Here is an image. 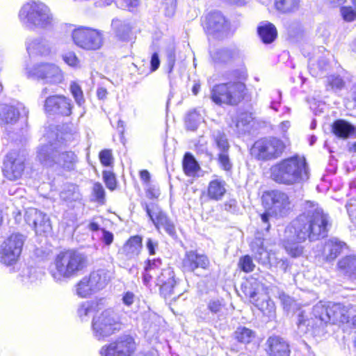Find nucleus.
Segmentation results:
<instances>
[{
  "mask_svg": "<svg viewBox=\"0 0 356 356\" xmlns=\"http://www.w3.org/2000/svg\"><path fill=\"white\" fill-rule=\"evenodd\" d=\"M90 265L88 255L79 250L68 249L56 254L49 273L57 282L81 275Z\"/></svg>",
  "mask_w": 356,
  "mask_h": 356,
  "instance_id": "f257e3e1",
  "label": "nucleus"
},
{
  "mask_svg": "<svg viewBox=\"0 0 356 356\" xmlns=\"http://www.w3.org/2000/svg\"><path fill=\"white\" fill-rule=\"evenodd\" d=\"M327 216L321 209L308 211L300 215L293 222L296 243L305 242L308 238L314 242L324 238L327 232Z\"/></svg>",
  "mask_w": 356,
  "mask_h": 356,
  "instance_id": "f03ea898",
  "label": "nucleus"
},
{
  "mask_svg": "<svg viewBox=\"0 0 356 356\" xmlns=\"http://www.w3.org/2000/svg\"><path fill=\"white\" fill-rule=\"evenodd\" d=\"M270 172L273 180L286 185L300 183L309 178V169L305 159L298 155L272 165Z\"/></svg>",
  "mask_w": 356,
  "mask_h": 356,
  "instance_id": "7ed1b4c3",
  "label": "nucleus"
},
{
  "mask_svg": "<svg viewBox=\"0 0 356 356\" xmlns=\"http://www.w3.org/2000/svg\"><path fill=\"white\" fill-rule=\"evenodd\" d=\"M19 19L27 29L35 31L48 29L55 23L49 8L41 1H29L21 8Z\"/></svg>",
  "mask_w": 356,
  "mask_h": 356,
  "instance_id": "20e7f679",
  "label": "nucleus"
},
{
  "mask_svg": "<svg viewBox=\"0 0 356 356\" xmlns=\"http://www.w3.org/2000/svg\"><path fill=\"white\" fill-rule=\"evenodd\" d=\"M238 81L220 83L213 87L211 91V99L218 105L226 104L235 106L244 98L246 86L241 79H245L246 74L244 71L234 72Z\"/></svg>",
  "mask_w": 356,
  "mask_h": 356,
  "instance_id": "39448f33",
  "label": "nucleus"
},
{
  "mask_svg": "<svg viewBox=\"0 0 356 356\" xmlns=\"http://www.w3.org/2000/svg\"><path fill=\"white\" fill-rule=\"evenodd\" d=\"M262 202L266 209V213L261 215L264 223L268 222V216L282 217L291 209L289 195L277 190L265 192L262 195Z\"/></svg>",
  "mask_w": 356,
  "mask_h": 356,
  "instance_id": "423d86ee",
  "label": "nucleus"
},
{
  "mask_svg": "<svg viewBox=\"0 0 356 356\" xmlns=\"http://www.w3.org/2000/svg\"><path fill=\"white\" fill-rule=\"evenodd\" d=\"M37 157L44 165L52 166L57 163L66 171H72L76 168L78 162L77 156L72 151L60 152L50 145L41 147L38 151Z\"/></svg>",
  "mask_w": 356,
  "mask_h": 356,
  "instance_id": "0eeeda50",
  "label": "nucleus"
},
{
  "mask_svg": "<svg viewBox=\"0 0 356 356\" xmlns=\"http://www.w3.org/2000/svg\"><path fill=\"white\" fill-rule=\"evenodd\" d=\"M121 327L118 314L112 309H106L93 316L92 334L97 340H104L120 330Z\"/></svg>",
  "mask_w": 356,
  "mask_h": 356,
  "instance_id": "6e6552de",
  "label": "nucleus"
},
{
  "mask_svg": "<svg viewBox=\"0 0 356 356\" xmlns=\"http://www.w3.org/2000/svg\"><path fill=\"white\" fill-rule=\"evenodd\" d=\"M285 149L284 143L276 138L259 140L251 148V154L258 160L270 161L279 158Z\"/></svg>",
  "mask_w": 356,
  "mask_h": 356,
  "instance_id": "1a4fd4ad",
  "label": "nucleus"
},
{
  "mask_svg": "<svg viewBox=\"0 0 356 356\" xmlns=\"http://www.w3.org/2000/svg\"><path fill=\"white\" fill-rule=\"evenodd\" d=\"M71 36L74 43L85 50L99 49L104 43L103 34L100 31L86 26L74 29Z\"/></svg>",
  "mask_w": 356,
  "mask_h": 356,
  "instance_id": "9d476101",
  "label": "nucleus"
},
{
  "mask_svg": "<svg viewBox=\"0 0 356 356\" xmlns=\"http://www.w3.org/2000/svg\"><path fill=\"white\" fill-rule=\"evenodd\" d=\"M24 73L29 78L41 79L46 83H58L63 79L60 69L51 63H37L33 67L26 65Z\"/></svg>",
  "mask_w": 356,
  "mask_h": 356,
  "instance_id": "9b49d317",
  "label": "nucleus"
},
{
  "mask_svg": "<svg viewBox=\"0 0 356 356\" xmlns=\"http://www.w3.org/2000/svg\"><path fill=\"white\" fill-rule=\"evenodd\" d=\"M321 316V322L348 323L356 327V305L344 306L339 303H329L328 311Z\"/></svg>",
  "mask_w": 356,
  "mask_h": 356,
  "instance_id": "f8f14e48",
  "label": "nucleus"
},
{
  "mask_svg": "<svg viewBox=\"0 0 356 356\" xmlns=\"http://www.w3.org/2000/svg\"><path fill=\"white\" fill-rule=\"evenodd\" d=\"M26 156L24 154L13 151L6 154L3 160L2 172L10 181L20 179L25 170Z\"/></svg>",
  "mask_w": 356,
  "mask_h": 356,
  "instance_id": "ddd939ff",
  "label": "nucleus"
},
{
  "mask_svg": "<svg viewBox=\"0 0 356 356\" xmlns=\"http://www.w3.org/2000/svg\"><path fill=\"white\" fill-rule=\"evenodd\" d=\"M136 350L134 339L128 335L118 337L109 344L104 345L99 350L101 356H131Z\"/></svg>",
  "mask_w": 356,
  "mask_h": 356,
  "instance_id": "4468645a",
  "label": "nucleus"
},
{
  "mask_svg": "<svg viewBox=\"0 0 356 356\" xmlns=\"http://www.w3.org/2000/svg\"><path fill=\"white\" fill-rule=\"evenodd\" d=\"M204 29L208 35L222 39L230 34V25L219 12L209 13L204 22Z\"/></svg>",
  "mask_w": 356,
  "mask_h": 356,
  "instance_id": "2eb2a0df",
  "label": "nucleus"
},
{
  "mask_svg": "<svg viewBox=\"0 0 356 356\" xmlns=\"http://www.w3.org/2000/svg\"><path fill=\"white\" fill-rule=\"evenodd\" d=\"M145 209L157 229L163 228L170 236L174 237L175 235L174 223L158 206L145 204Z\"/></svg>",
  "mask_w": 356,
  "mask_h": 356,
  "instance_id": "dca6fc26",
  "label": "nucleus"
},
{
  "mask_svg": "<svg viewBox=\"0 0 356 356\" xmlns=\"http://www.w3.org/2000/svg\"><path fill=\"white\" fill-rule=\"evenodd\" d=\"M26 222L32 225L37 234L49 232L51 229L49 218L43 212L30 208L26 211L24 215Z\"/></svg>",
  "mask_w": 356,
  "mask_h": 356,
  "instance_id": "f3484780",
  "label": "nucleus"
},
{
  "mask_svg": "<svg viewBox=\"0 0 356 356\" xmlns=\"http://www.w3.org/2000/svg\"><path fill=\"white\" fill-rule=\"evenodd\" d=\"M47 112L68 116L72 113L71 100L63 95H54L46 99L44 104Z\"/></svg>",
  "mask_w": 356,
  "mask_h": 356,
  "instance_id": "a211bd4d",
  "label": "nucleus"
},
{
  "mask_svg": "<svg viewBox=\"0 0 356 356\" xmlns=\"http://www.w3.org/2000/svg\"><path fill=\"white\" fill-rule=\"evenodd\" d=\"M90 282L97 292L104 289L114 277V270L111 266L98 268L93 270L89 275Z\"/></svg>",
  "mask_w": 356,
  "mask_h": 356,
  "instance_id": "6ab92c4d",
  "label": "nucleus"
},
{
  "mask_svg": "<svg viewBox=\"0 0 356 356\" xmlns=\"http://www.w3.org/2000/svg\"><path fill=\"white\" fill-rule=\"evenodd\" d=\"M161 259H149L144 269L143 281L144 284L150 286L152 284H163L161 278H158L161 270Z\"/></svg>",
  "mask_w": 356,
  "mask_h": 356,
  "instance_id": "aec40b11",
  "label": "nucleus"
},
{
  "mask_svg": "<svg viewBox=\"0 0 356 356\" xmlns=\"http://www.w3.org/2000/svg\"><path fill=\"white\" fill-rule=\"evenodd\" d=\"M266 351L269 356H289L290 350L288 343L277 336H273L266 341Z\"/></svg>",
  "mask_w": 356,
  "mask_h": 356,
  "instance_id": "412c9836",
  "label": "nucleus"
},
{
  "mask_svg": "<svg viewBox=\"0 0 356 356\" xmlns=\"http://www.w3.org/2000/svg\"><path fill=\"white\" fill-rule=\"evenodd\" d=\"M158 278L163 281V284H155L160 287L161 294L165 297H170L172 293L176 284L175 274L171 268H166L161 270Z\"/></svg>",
  "mask_w": 356,
  "mask_h": 356,
  "instance_id": "4be33fe9",
  "label": "nucleus"
},
{
  "mask_svg": "<svg viewBox=\"0 0 356 356\" xmlns=\"http://www.w3.org/2000/svg\"><path fill=\"white\" fill-rule=\"evenodd\" d=\"M26 50L30 56H49L51 53L49 42L42 38H35L26 43Z\"/></svg>",
  "mask_w": 356,
  "mask_h": 356,
  "instance_id": "5701e85b",
  "label": "nucleus"
},
{
  "mask_svg": "<svg viewBox=\"0 0 356 356\" xmlns=\"http://www.w3.org/2000/svg\"><path fill=\"white\" fill-rule=\"evenodd\" d=\"M22 253V246H1L0 263L6 266H14Z\"/></svg>",
  "mask_w": 356,
  "mask_h": 356,
  "instance_id": "b1692460",
  "label": "nucleus"
},
{
  "mask_svg": "<svg viewBox=\"0 0 356 356\" xmlns=\"http://www.w3.org/2000/svg\"><path fill=\"white\" fill-rule=\"evenodd\" d=\"M184 263L185 266L191 271H194L197 268L206 269L209 266V261L207 256L192 251L186 253Z\"/></svg>",
  "mask_w": 356,
  "mask_h": 356,
  "instance_id": "393cba45",
  "label": "nucleus"
},
{
  "mask_svg": "<svg viewBox=\"0 0 356 356\" xmlns=\"http://www.w3.org/2000/svg\"><path fill=\"white\" fill-rule=\"evenodd\" d=\"M332 131L337 137L346 139L356 134V127L345 120H338L332 124Z\"/></svg>",
  "mask_w": 356,
  "mask_h": 356,
  "instance_id": "a878e982",
  "label": "nucleus"
},
{
  "mask_svg": "<svg viewBox=\"0 0 356 356\" xmlns=\"http://www.w3.org/2000/svg\"><path fill=\"white\" fill-rule=\"evenodd\" d=\"M211 56L216 62L229 63L239 58V51L236 48H222L211 53Z\"/></svg>",
  "mask_w": 356,
  "mask_h": 356,
  "instance_id": "bb28decb",
  "label": "nucleus"
},
{
  "mask_svg": "<svg viewBox=\"0 0 356 356\" xmlns=\"http://www.w3.org/2000/svg\"><path fill=\"white\" fill-rule=\"evenodd\" d=\"M338 267L350 279L356 280V254L346 256L341 259Z\"/></svg>",
  "mask_w": 356,
  "mask_h": 356,
  "instance_id": "cd10ccee",
  "label": "nucleus"
},
{
  "mask_svg": "<svg viewBox=\"0 0 356 356\" xmlns=\"http://www.w3.org/2000/svg\"><path fill=\"white\" fill-rule=\"evenodd\" d=\"M258 33L263 42L271 43L277 37L275 26L269 22H262L258 27Z\"/></svg>",
  "mask_w": 356,
  "mask_h": 356,
  "instance_id": "c85d7f7f",
  "label": "nucleus"
},
{
  "mask_svg": "<svg viewBox=\"0 0 356 356\" xmlns=\"http://www.w3.org/2000/svg\"><path fill=\"white\" fill-rule=\"evenodd\" d=\"M18 117L19 112L14 106L0 105V124L15 123Z\"/></svg>",
  "mask_w": 356,
  "mask_h": 356,
  "instance_id": "c756f323",
  "label": "nucleus"
},
{
  "mask_svg": "<svg viewBox=\"0 0 356 356\" xmlns=\"http://www.w3.org/2000/svg\"><path fill=\"white\" fill-rule=\"evenodd\" d=\"M226 192L225 182L218 179L211 181L208 186L207 194L210 199L220 200Z\"/></svg>",
  "mask_w": 356,
  "mask_h": 356,
  "instance_id": "7c9ffc66",
  "label": "nucleus"
},
{
  "mask_svg": "<svg viewBox=\"0 0 356 356\" xmlns=\"http://www.w3.org/2000/svg\"><path fill=\"white\" fill-rule=\"evenodd\" d=\"M98 304L93 301H86L83 302L78 308L77 314L82 321H88L91 316L97 314Z\"/></svg>",
  "mask_w": 356,
  "mask_h": 356,
  "instance_id": "2f4dec72",
  "label": "nucleus"
},
{
  "mask_svg": "<svg viewBox=\"0 0 356 356\" xmlns=\"http://www.w3.org/2000/svg\"><path fill=\"white\" fill-rule=\"evenodd\" d=\"M97 292L89 276L83 277L76 284V294L81 298H87Z\"/></svg>",
  "mask_w": 356,
  "mask_h": 356,
  "instance_id": "473e14b6",
  "label": "nucleus"
},
{
  "mask_svg": "<svg viewBox=\"0 0 356 356\" xmlns=\"http://www.w3.org/2000/svg\"><path fill=\"white\" fill-rule=\"evenodd\" d=\"M183 170L188 177H195L200 168L195 158L189 153H186L184 157Z\"/></svg>",
  "mask_w": 356,
  "mask_h": 356,
  "instance_id": "72a5a7b5",
  "label": "nucleus"
},
{
  "mask_svg": "<svg viewBox=\"0 0 356 356\" xmlns=\"http://www.w3.org/2000/svg\"><path fill=\"white\" fill-rule=\"evenodd\" d=\"M207 309L218 318H224L227 314V308L222 300L211 299L207 303Z\"/></svg>",
  "mask_w": 356,
  "mask_h": 356,
  "instance_id": "f704fd0d",
  "label": "nucleus"
},
{
  "mask_svg": "<svg viewBox=\"0 0 356 356\" xmlns=\"http://www.w3.org/2000/svg\"><path fill=\"white\" fill-rule=\"evenodd\" d=\"M300 6V0H275L276 10L288 13L297 10Z\"/></svg>",
  "mask_w": 356,
  "mask_h": 356,
  "instance_id": "c9c22d12",
  "label": "nucleus"
},
{
  "mask_svg": "<svg viewBox=\"0 0 356 356\" xmlns=\"http://www.w3.org/2000/svg\"><path fill=\"white\" fill-rule=\"evenodd\" d=\"M111 26L117 36L122 40L126 39L131 29L129 22L118 19H113Z\"/></svg>",
  "mask_w": 356,
  "mask_h": 356,
  "instance_id": "e433bc0d",
  "label": "nucleus"
},
{
  "mask_svg": "<svg viewBox=\"0 0 356 356\" xmlns=\"http://www.w3.org/2000/svg\"><path fill=\"white\" fill-rule=\"evenodd\" d=\"M236 339L243 343H249L255 337L254 332L245 327H239L234 332Z\"/></svg>",
  "mask_w": 356,
  "mask_h": 356,
  "instance_id": "4c0bfd02",
  "label": "nucleus"
},
{
  "mask_svg": "<svg viewBox=\"0 0 356 356\" xmlns=\"http://www.w3.org/2000/svg\"><path fill=\"white\" fill-rule=\"evenodd\" d=\"M213 138L215 143L221 152H227L229 145L224 133L218 130L213 131Z\"/></svg>",
  "mask_w": 356,
  "mask_h": 356,
  "instance_id": "58836bf2",
  "label": "nucleus"
},
{
  "mask_svg": "<svg viewBox=\"0 0 356 356\" xmlns=\"http://www.w3.org/2000/svg\"><path fill=\"white\" fill-rule=\"evenodd\" d=\"M252 120L253 117L250 113L245 112L239 114L236 122V127L237 128L238 131H245L248 126L250 124Z\"/></svg>",
  "mask_w": 356,
  "mask_h": 356,
  "instance_id": "ea45409f",
  "label": "nucleus"
},
{
  "mask_svg": "<svg viewBox=\"0 0 356 356\" xmlns=\"http://www.w3.org/2000/svg\"><path fill=\"white\" fill-rule=\"evenodd\" d=\"M27 235L19 232L11 233L6 238V245H24L28 243Z\"/></svg>",
  "mask_w": 356,
  "mask_h": 356,
  "instance_id": "a19ab883",
  "label": "nucleus"
},
{
  "mask_svg": "<svg viewBox=\"0 0 356 356\" xmlns=\"http://www.w3.org/2000/svg\"><path fill=\"white\" fill-rule=\"evenodd\" d=\"M327 90L330 88L334 91L341 90L345 85L343 80L338 76H330L327 77Z\"/></svg>",
  "mask_w": 356,
  "mask_h": 356,
  "instance_id": "79ce46f5",
  "label": "nucleus"
},
{
  "mask_svg": "<svg viewBox=\"0 0 356 356\" xmlns=\"http://www.w3.org/2000/svg\"><path fill=\"white\" fill-rule=\"evenodd\" d=\"M255 305L266 316L271 317L275 313V305L270 300L263 301L261 303H255Z\"/></svg>",
  "mask_w": 356,
  "mask_h": 356,
  "instance_id": "37998d69",
  "label": "nucleus"
},
{
  "mask_svg": "<svg viewBox=\"0 0 356 356\" xmlns=\"http://www.w3.org/2000/svg\"><path fill=\"white\" fill-rule=\"evenodd\" d=\"M70 91L79 106H81L85 100L81 87L76 83H72L70 84Z\"/></svg>",
  "mask_w": 356,
  "mask_h": 356,
  "instance_id": "c03bdc74",
  "label": "nucleus"
},
{
  "mask_svg": "<svg viewBox=\"0 0 356 356\" xmlns=\"http://www.w3.org/2000/svg\"><path fill=\"white\" fill-rule=\"evenodd\" d=\"M238 266L245 273L252 272L255 267L252 258L248 255H245L240 259Z\"/></svg>",
  "mask_w": 356,
  "mask_h": 356,
  "instance_id": "a18cd8bd",
  "label": "nucleus"
},
{
  "mask_svg": "<svg viewBox=\"0 0 356 356\" xmlns=\"http://www.w3.org/2000/svg\"><path fill=\"white\" fill-rule=\"evenodd\" d=\"M103 179L106 184V187L113 191L116 188V178L113 172L110 170H104L103 172Z\"/></svg>",
  "mask_w": 356,
  "mask_h": 356,
  "instance_id": "49530a36",
  "label": "nucleus"
},
{
  "mask_svg": "<svg viewBox=\"0 0 356 356\" xmlns=\"http://www.w3.org/2000/svg\"><path fill=\"white\" fill-rule=\"evenodd\" d=\"M341 246H324L323 252L327 261L334 260L341 252Z\"/></svg>",
  "mask_w": 356,
  "mask_h": 356,
  "instance_id": "de8ad7c7",
  "label": "nucleus"
},
{
  "mask_svg": "<svg viewBox=\"0 0 356 356\" xmlns=\"http://www.w3.org/2000/svg\"><path fill=\"white\" fill-rule=\"evenodd\" d=\"M99 160L104 166H111L113 163V156L110 149H104L99 152Z\"/></svg>",
  "mask_w": 356,
  "mask_h": 356,
  "instance_id": "09e8293b",
  "label": "nucleus"
},
{
  "mask_svg": "<svg viewBox=\"0 0 356 356\" xmlns=\"http://www.w3.org/2000/svg\"><path fill=\"white\" fill-rule=\"evenodd\" d=\"M33 252L35 257L40 259H47L51 254V251L48 246H36Z\"/></svg>",
  "mask_w": 356,
  "mask_h": 356,
  "instance_id": "8fccbe9b",
  "label": "nucleus"
},
{
  "mask_svg": "<svg viewBox=\"0 0 356 356\" xmlns=\"http://www.w3.org/2000/svg\"><path fill=\"white\" fill-rule=\"evenodd\" d=\"M92 193L99 202H103L105 197V191L100 183H95L92 187Z\"/></svg>",
  "mask_w": 356,
  "mask_h": 356,
  "instance_id": "3c124183",
  "label": "nucleus"
},
{
  "mask_svg": "<svg viewBox=\"0 0 356 356\" xmlns=\"http://www.w3.org/2000/svg\"><path fill=\"white\" fill-rule=\"evenodd\" d=\"M328 311V305H326L323 302H319L313 307V314L321 321V316Z\"/></svg>",
  "mask_w": 356,
  "mask_h": 356,
  "instance_id": "603ef678",
  "label": "nucleus"
},
{
  "mask_svg": "<svg viewBox=\"0 0 356 356\" xmlns=\"http://www.w3.org/2000/svg\"><path fill=\"white\" fill-rule=\"evenodd\" d=\"M341 13L346 21L351 22L356 18V10L352 7H343L341 9Z\"/></svg>",
  "mask_w": 356,
  "mask_h": 356,
  "instance_id": "864d4df0",
  "label": "nucleus"
},
{
  "mask_svg": "<svg viewBox=\"0 0 356 356\" xmlns=\"http://www.w3.org/2000/svg\"><path fill=\"white\" fill-rule=\"evenodd\" d=\"M227 152H220L218 156V161L221 167L225 170H229L232 168V163L227 154Z\"/></svg>",
  "mask_w": 356,
  "mask_h": 356,
  "instance_id": "5fc2aeb1",
  "label": "nucleus"
},
{
  "mask_svg": "<svg viewBox=\"0 0 356 356\" xmlns=\"http://www.w3.org/2000/svg\"><path fill=\"white\" fill-rule=\"evenodd\" d=\"M63 60L65 62L72 67H79V60L77 56L73 52L67 53L63 56Z\"/></svg>",
  "mask_w": 356,
  "mask_h": 356,
  "instance_id": "6e6d98bb",
  "label": "nucleus"
},
{
  "mask_svg": "<svg viewBox=\"0 0 356 356\" xmlns=\"http://www.w3.org/2000/svg\"><path fill=\"white\" fill-rule=\"evenodd\" d=\"M139 0H118V3L124 9L131 10L139 5Z\"/></svg>",
  "mask_w": 356,
  "mask_h": 356,
  "instance_id": "4d7b16f0",
  "label": "nucleus"
},
{
  "mask_svg": "<svg viewBox=\"0 0 356 356\" xmlns=\"http://www.w3.org/2000/svg\"><path fill=\"white\" fill-rule=\"evenodd\" d=\"M195 115V113H190L186 120V126L191 131H195L197 128V123L193 119Z\"/></svg>",
  "mask_w": 356,
  "mask_h": 356,
  "instance_id": "13d9d810",
  "label": "nucleus"
},
{
  "mask_svg": "<svg viewBox=\"0 0 356 356\" xmlns=\"http://www.w3.org/2000/svg\"><path fill=\"white\" fill-rule=\"evenodd\" d=\"M27 275L22 276V282L25 285H29L37 280V276L31 270H27Z\"/></svg>",
  "mask_w": 356,
  "mask_h": 356,
  "instance_id": "bf43d9fd",
  "label": "nucleus"
},
{
  "mask_svg": "<svg viewBox=\"0 0 356 356\" xmlns=\"http://www.w3.org/2000/svg\"><path fill=\"white\" fill-rule=\"evenodd\" d=\"M286 251L292 257L300 256L302 252V246H284Z\"/></svg>",
  "mask_w": 356,
  "mask_h": 356,
  "instance_id": "052dcab7",
  "label": "nucleus"
},
{
  "mask_svg": "<svg viewBox=\"0 0 356 356\" xmlns=\"http://www.w3.org/2000/svg\"><path fill=\"white\" fill-rule=\"evenodd\" d=\"M135 300V295L130 291L126 292L122 297V302L127 306L131 305Z\"/></svg>",
  "mask_w": 356,
  "mask_h": 356,
  "instance_id": "680f3d73",
  "label": "nucleus"
},
{
  "mask_svg": "<svg viewBox=\"0 0 356 356\" xmlns=\"http://www.w3.org/2000/svg\"><path fill=\"white\" fill-rule=\"evenodd\" d=\"M102 238L103 241L106 245L111 244L113 242V234L108 231H106L104 229L102 230Z\"/></svg>",
  "mask_w": 356,
  "mask_h": 356,
  "instance_id": "e2e57ef3",
  "label": "nucleus"
},
{
  "mask_svg": "<svg viewBox=\"0 0 356 356\" xmlns=\"http://www.w3.org/2000/svg\"><path fill=\"white\" fill-rule=\"evenodd\" d=\"M160 65L159 56L156 53H154L151 58V67L152 71L156 70Z\"/></svg>",
  "mask_w": 356,
  "mask_h": 356,
  "instance_id": "0e129e2a",
  "label": "nucleus"
},
{
  "mask_svg": "<svg viewBox=\"0 0 356 356\" xmlns=\"http://www.w3.org/2000/svg\"><path fill=\"white\" fill-rule=\"evenodd\" d=\"M346 207L349 216H351L354 215L355 213L356 212V200H350L346 204Z\"/></svg>",
  "mask_w": 356,
  "mask_h": 356,
  "instance_id": "69168bd1",
  "label": "nucleus"
},
{
  "mask_svg": "<svg viewBox=\"0 0 356 356\" xmlns=\"http://www.w3.org/2000/svg\"><path fill=\"white\" fill-rule=\"evenodd\" d=\"M346 0H324L325 3L331 7L336 8L343 5Z\"/></svg>",
  "mask_w": 356,
  "mask_h": 356,
  "instance_id": "338daca9",
  "label": "nucleus"
},
{
  "mask_svg": "<svg viewBox=\"0 0 356 356\" xmlns=\"http://www.w3.org/2000/svg\"><path fill=\"white\" fill-rule=\"evenodd\" d=\"M142 237L140 236H134L131 237L126 245H141Z\"/></svg>",
  "mask_w": 356,
  "mask_h": 356,
  "instance_id": "774afa93",
  "label": "nucleus"
}]
</instances>
